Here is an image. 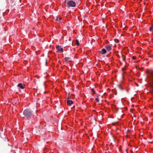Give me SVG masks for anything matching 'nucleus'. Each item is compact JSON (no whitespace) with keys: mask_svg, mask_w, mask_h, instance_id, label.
<instances>
[{"mask_svg":"<svg viewBox=\"0 0 153 153\" xmlns=\"http://www.w3.org/2000/svg\"><path fill=\"white\" fill-rule=\"evenodd\" d=\"M17 86L18 87H19V88L22 89H23L25 88V85H24V86L22 85V84H21V83H19L18 85Z\"/></svg>","mask_w":153,"mask_h":153,"instance_id":"5","label":"nucleus"},{"mask_svg":"<svg viewBox=\"0 0 153 153\" xmlns=\"http://www.w3.org/2000/svg\"><path fill=\"white\" fill-rule=\"evenodd\" d=\"M95 100L96 101V102H98L99 101V99L98 98L95 99Z\"/></svg>","mask_w":153,"mask_h":153,"instance_id":"14","label":"nucleus"},{"mask_svg":"<svg viewBox=\"0 0 153 153\" xmlns=\"http://www.w3.org/2000/svg\"><path fill=\"white\" fill-rule=\"evenodd\" d=\"M13 103L15 105H18L19 103H17V102H13Z\"/></svg>","mask_w":153,"mask_h":153,"instance_id":"15","label":"nucleus"},{"mask_svg":"<svg viewBox=\"0 0 153 153\" xmlns=\"http://www.w3.org/2000/svg\"><path fill=\"white\" fill-rule=\"evenodd\" d=\"M148 77L153 81V70L150 69L147 71Z\"/></svg>","mask_w":153,"mask_h":153,"instance_id":"3","label":"nucleus"},{"mask_svg":"<svg viewBox=\"0 0 153 153\" xmlns=\"http://www.w3.org/2000/svg\"><path fill=\"white\" fill-rule=\"evenodd\" d=\"M62 18H59L57 17H56V20L57 21L60 22V21L62 20Z\"/></svg>","mask_w":153,"mask_h":153,"instance_id":"10","label":"nucleus"},{"mask_svg":"<svg viewBox=\"0 0 153 153\" xmlns=\"http://www.w3.org/2000/svg\"><path fill=\"white\" fill-rule=\"evenodd\" d=\"M105 48H106V49L108 51H110L111 49V46L110 45H108L107 46H106L105 47Z\"/></svg>","mask_w":153,"mask_h":153,"instance_id":"7","label":"nucleus"},{"mask_svg":"<svg viewBox=\"0 0 153 153\" xmlns=\"http://www.w3.org/2000/svg\"><path fill=\"white\" fill-rule=\"evenodd\" d=\"M153 28L152 27H150L149 28V30L150 31H152V30Z\"/></svg>","mask_w":153,"mask_h":153,"instance_id":"17","label":"nucleus"},{"mask_svg":"<svg viewBox=\"0 0 153 153\" xmlns=\"http://www.w3.org/2000/svg\"><path fill=\"white\" fill-rule=\"evenodd\" d=\"M23 114L27 118L30 119L33 115L32 111L30 109H26L23 111Z\"/></svg>","mask_w":153,"mask_h":153,"instance_id":"1","label":"nucleus"},{"mask_svg":"<svg viewBox=\"0 0 153 153\" xmlns=\"http://www.w3.org/2000/svg\"><path fill=\"white\" fill-rule=\"evenodd\" d=\"M67 103L69 105H71L73 103V101L71 100H69L67 101Z\"/></svg>","mask_w":153,"mask_h":153,"instance_id":"8","label":"nucleus"},{"mask_svg":"<svg viewBox=\"0 0 153 153\" xmlns=\"http://www.w3.org/2000/svg\"><path fill=\"white\" fill-rule=\"evenodd\" d=\"M114 40H115V42L117 43L118 42H119L118 40L117 39H115Z\"/></svg>","mask_w":153,"mask_h":153,"instance_id":"16","label":"nucleus"},{"mask_svg":"<svg viewBox=\"0 0 153 153\" xmlns=\"http://www.w3.org/2000/svg\"><path fill=\"white\" fill-rule=\"evenodd\" d=\"M134 59H135V57H134V56H133L132 57Z\"/></svg>","mask_w":153,"mask_h":153,"instance_id":"19","label":"nucleus"},{"mask_svg":"<svg viewBox=\"0 0 153 153\" xmlns=\"http://www.w3.org/2000/svg\"><path fill=\"white\" fill-rule=\"evenodd\" d=\"M118 87L121 90H122L123 89V88L122 87H121V86L120 85H118Z\"/></svg>","mask_w":153,"mask_h":153,"instance_id":"12","label":"nucleus"},{"mask_svg":"<svg viewBox=\"0 0 153 153\" xmlns=\"http://www.w3.org/2000/svg\"><path fill=\"white\" fill-rule=\"evenodd\" d=\"M68 40L69 41H71V38H69V39H68Z\"/></svg>","mask_w":153,"mask_h":153,"instance_id":"20","label":"nucleus"},{"mask_svg":"<svg viewBox=\"0 0 153 153\" xmlns=\"http://www.w3.org/2000/svg\"><path fill=\"white\" fill-rule=\"evenodd\" d=\"M65 2L67 3V6L68 8H69L70 7H75L76 6L75 2L72 0L67 1V0H65Z\"/></svg>","mask_w":153,"mask_h":153,"instance_id":"2","label":"nucleus"},{"mask_svg":"<svg viewBox=\"0 0 153 153\" xmlns=\"http://www.w3.org/2000/svg\"><path fill=\"white\" fill-rule=\"evenodd\" d=\"M123 61H125V60H126V59L125 58H123V59H122Z\"/></svg>","mask_w":153,"mask_h":153,"instance_id":"18","label":"nucleus"},{"mask_svg":"<svg viewBox=\"0 0 153 153\" xmlns=\"http://www.w3.org/2000/svg\"><path fill=\"white\" fill-rule=\"evenodd\" d=\"M100 53L102 54H104L106 53V51L105 49L103 48L100 51Z\"/></svg>","mask_w":153,"mask_h":153,"instance_id":"6","label":"nucleus"},{"mask_svg":"<svg viewBox=\"0 0 153 153\" xmlns=\"http://www.w3.org/2000/svg\"><path fill=\"white\" fill-rule=\"evenodd\" d=\"M56 48L57 51L59 52L60 51L61 52H63V49L59 45H57Z\"/></svg>","mask_w":153,"mask_h":153,"instance_id":"4","label":"nucleus"},{"mask_svg":"<svg viewBox=\"0 0 153 153\" xmlns=\"http://www.w3.org/2000/svg\"><path fill=\"white\" fill-rule=\"evenodd\" d=\"M91 91L92 92H93V93H94V94H95V91H94V89L93 88H92V89H91Z\"/></svg>","mask_w":153,"mask_h":153,"instance_id":"13","label":"nucleus"},{"mask_svg":"<svg viewBox=\"0 0 153 153\" xmlns=\"http://www.w3.org/2000/svg\"><path fill=\"white\" fill-rule=\"evenodd\" d=\"M76 44L77 46H78L79 45V41L77 39L76 40Z\"/></svg>","mask_w":153,"mask_h":153,"instance_id":"11","label":"nucleus"},{"mask_svg":"<svg viewBox=\"0 0 153 153\" xmlns=\"http://www.w3.org/2000/svg\"><path fill=\"white\" fill-rule=\"evenodd\" d=\"M71 58L70 57H65L64 58V60H65V61L66 63H68L70 61L69 60Z\"/></svg>","mask_w":153,"mask_h":153,"instance_id":"9","label":"nucleus"}]
</instances>
